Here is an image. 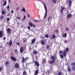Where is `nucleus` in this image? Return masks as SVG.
Here are the masks:
<instances>
[{
    "label": "nucleus",
    "mask_w": 75,
    "mask_h": 75,
    "mask_svg": "<svg viewBox=\"0 0 75 75\" xmlns=\"http://www.w3.org/2000/svg\"><path fill=\"white\" fill-rule=\"evenodd\" d=\"M42 4H43L45 8V14L44 17H43L44 18H45V17L47 16V7L45 6V5L43 3Z\"/></svg>",
    "instance_id": "nucleus-1"
},
{
    "label": "nucleus",
    "mask_w": 75,
    "mask_h": 75,
    "mask_svg": "<svg viewBox=\"0 0 75 75\" xmlns=\"http://www.w3.org/2000/svg\"><path fill=\"white\" fill-rule=\"evenodd\" d=\"M67 52L65 50L63 52V55L64 57H66V56H67Z\"/></svg>",
    "instance_id": "nucleus-2"
},
{
    "label": "nucleus",
    "mask_w": 75,
    "mask_h": 75,
    "mask_svg": "<svg viewBox=\"0 0 75 75\" xmlns=\"http://www.w3.org/2000/svg\"><path fill=\"white\" fill-rule=\"evenodd\" d=\"M11 59L13 60V61H17V59L15 58H14L13 57H11Z\"/></svg>",
    "instance_id": "nucleus-3"
},
{
    "label": "nucleus",
    "mask_w": 75,
    "mask_h": 75,
    "mask_svg": "<svg viewBox=\"0 0 75 75\" xmlns=\"http://www.w3.org/2000/svg\"><path fill=\"white\" fill-rule=\"evenodd\" d=\"M15 67L16 68H18L19 67V64L18 63H16L15 64Z\"/></svg>",
    "instance_id": "nucleus-4"
},
{
    "label": "nucleus",
    "mask_w": 75,
    "mask_h": 75,
    "mask_svg": "<svg viewBox=\"0 0 75 75\" xmlns=\"http://www.w3.org/2000/svg\"><path fill=\"white\" fill-rule=\"evenodd\" d=\"M38 72H39V70L38 69H37V70H36L35 72L34 75H37L38 74Z\"/></svg>",
    "instance_id": "nucleus-5"
},
{
    "label": "nucleus",
    "mask_w": 75,
    "mask_h": 75,
    "mask_svg": "<svg viewBox=\"0 0 75 75\" xmlns=\"http://www.w3.org/2000/svg\"><path fill=\"white\" fill-rule=\"evenodd\" d=\"M20 52L21 53L23 52V47H21L20 49Z\"/></svg>",
    "instance_id": "nucleus-6"
},
{
    "label": "nucleus",
    "mask_w": 75,
    "mask_h": 75,
    "mask_svg": "<svg viewBox=\"0 0 75 75\" xmlns=\"http://www.w3.org/2000/svg\"><path fill=\"white\" fill-rule=\"evenodd\" d=\"M40 44L42 45H44V40H42L40 41Z\"/></svg>",
    "instance_id": "nucleus-7"
},
{
    "label": "nucleus",
    "mask_w": 75,
    "mask_h": 75,
    "mask_svg": "<svg viewBox=\"0 0 75 75\" xmlns=\"http://www.w3.org/2000/svg\"><path fill=\"white\" fill-rule=\"evenodd\" d=\"M35 63L37 67H39V63L37 61H35Z\"/></svg>",
    "instance_id": "nucleus-8"
},
{
    "label": "nucleus",
    "mask_w": 75,
    "mask_h": 75,
    "mask_svg": "<svg viewBox=\"0 0 75 75\" xmlns=\"http://www.w3.org/2000/svg\"><path fill=\"white\" fill-rule=\"evenodd\" d=\"M21 11H23L24 13H25V9L23 7L22 9L21 10Z\"/></svg>",
    "instance_id": "nucleus-9"
},
{
    "label": "nucleus",
    "mask_w": 75,
    "mask_h": 75,
    "mask_svg": "<svg viewBox=\"0 0 75 75\" xmlns=\"http://www.w3.org/2000/svg\"><path fill=\"white\" fill-rule=\"evenodd\" d=\"M72 17V16L71 14H69L67 16V18H71Z\"/></svg>",
    "instance_id": "nucleus-10"
},
{
    "label": "nucleus",
    "mask_w": 75,
    "mask_h": 75,
    "mask_svg": "<svg viewBox=\"0 0 75 75\" xmlns=\"http://www.w3.org/2000/svg\"><path fill=\"white\" fill-rule=\"evenodd\" d=\"M67 36V33H65L63 36V38H65Z\"/></svg>",
    "instance_id": "nucleus-11"
},
{
    "label": "nucleus",
    "mask_w": 75,
    "mask_h": 75,
    "mask_svg": "<svg viewBox=\"0 0 75 75\" xmlns=\"http://www.w3.org/2000/svg\"><path fill=\"white\" fill-rule=\"evenodd\" d=\"M29 24L30 26H31V27H32V26H33V24L31 22H29Z\"/></svg>",
    "instance_id": "nucleus-12"
},
{
    "label": "nucleus",
    "mask_w": 75,
    "mask_h": 75,
    "mask_svg": "<svg viewBox=\"0 0 75 75\" xmlns=\"http://www.w3.org/2000/svg\"><path fill=\"white\" fill-rule=\"evenodd\" d=\"M51 58L53 61H55V58L54 56L51 57Z\"/></svg>",
    "instance_id": "nucleus-13"
},
{
    "label": "nucleus",
    "mask_w": 75,
    "mask_h": 75,
    "mask_svg": "<svg viewBox=\"0 0 75 75\" xmlns=\"http://www.w3.org/2000/svg\"><path fill=\"white\" fill-rule=\"evenodd\" d=\"M35 39H33L31 41V42L32 44L34 43V42H35Z\"/></svg>",
    "instance_id": "nucleus-14"
},
{
    "label": "nucleus",
    "mask_w": 75,
    "mask_h": 75,
    "mask_svg": "<svg viewBox=\"0 0 75 75\" xmlns=\"http://www.w3.org/2000/svg\"><path fill=\"white\" fill-rule=\"evenodd\" d=\"M2 34L3 32H2V31L1 30L0 31V37H2Z\"/></svg>",
    "instance_id": "nucleus-15"
},
{
    "label": "nucleus",
    "mask_w": 75,
    "mask_h": 75,
    "mask_svg": "<svg viewBox=\"0 0 75 75\" xmlns=\"http://www.w3.org/2000/svg\"><path fill=\"white\" fill-rule=\"evenodd\" d=\"M71 3H72V1H71V0H69V6H71V4H72Z\"/></svg>",
    "instance_id": "nucleus-16"
},
{
    "label": "nucleus",
    "mask_w": 75,
    "mask_h": 75,
    "mask_svg": "<svg viewBox=\"0 0 75 75\" xmlns=\"http://www.w3.org/2000/svg\"><path fill=\"white\" fill-rule=\"evenodd\" d=\"M11 31V29H10V28H8L7 30V31L8 32V33H9L10 32V31Z\"/></svg>",
    "instance_id": "nucleus-17"
},
{
    "label": "nucleus",
    "mask_w": 75,
    "mask_h": 75,
    "mask_svg": "<svg viewBox=\"0 0 75 75\" xmlns=\"http://www.w3.org/2000/svg\"><path fill=\"white\" fill-rule=\"evenodd\" d=\"M52 38H55V37H56V36L55 34H53L52 35Z\"/></svg>",
    "instance_id": "nucleus-18"
},
{
    "label": "nucleus",
    "mask_w": 75,
    "mask_h": 75,
    "mask_svg": "<svg viewBox=\"0 0 75 75\" xmlns=\"http://www.w3.org/2000/svg\"><path fill=\"white\" fill-rule=\"evenodd\" d=\"M59 56L60 57V58H64V55L63 54H60L59 55Z\"/></svg>",
    "instance_id": "nucleus-19"
},
{
    "label": "nucleus",
    "mask_w": 75,
    "mask_h": 75,
    "mask_svg": "<svg viewBox=\"0 0 75 75\" xmlns=\"http://www.w3.org/2000/svg\"><path fill=\"white\" fill-rule=\"evenodd\" d=\"M27 75V73L26 72V71H24L23 72V75Z\"/></svg>",
    "instance_id": "nucleus-20"
},
{
    "label": "nucleus",
    "mask_w": 75,
    "mask_h": 75,
    "mask_svg": "<svg viewBox=\"0 0 75 75\" xmlns=\"http://www.w3.org/2000/svg\"><path fill=\"white\" fill-rule=\"evenodd\" d=\"M68 71L69 72H70L71 71V69L69 67H67Z\"/></svg>",
    "instance_id": "nucleus-21"
},
{
    "label": "nucleus",
    "mask_w": 75,
    "mask_h": 75,
    "mask_svg": "<svg viewBox=\"0 0 75 75\" xmlns=\"http://www.w3.org/2000/svg\"><path fill=\"white\" fill-rule=\"evenodd\" d=\"M11 45H12V41L10 40L9 42V45L11 46Z\"/></svg>",
    "instance_id": "nucleus-22"
},
{
    "label": "nucleus",
    "mask_w": 75,
    "mask_h": 75,
    "mask_svg": "<svg viewBox=\"0 0 75 75\" xmlns=\"http://www.w3.org/2000/svg\"><path fill=\"white\" fill-rule=\"evenodd\" d=\"M7 9L8 10H10V6H8L7 7Z\"/></svg>",
    "instance_id": "nucleus-23"
},
{
    "label": "nucleus",
    "mask_w": 75,
    "mask_h": 75,
    "mask_svg": "<svg viewBox=\"0 0 75 75\" xmlns=\"http://www.w3.org/2000/svg\"><path fill=\"white\" fill-rule=\"evenodd\" d=\"M22 61L23 63H24V62H25V59L24 57L22 58Z\"/></svg>",
    "instance_id": "nucleus-24"
},
{
    "label": "nucleus",
    "mask_w": 75,
    "mask_h": 75,
    "mask_svg": "<svg viewBox=\"0 0 75 75\" xmlns=\"http://www.w3.org/2000/svg\"><path fill=\"white\" fill-rule=\"evenodd\" d=\"M6 4H7V2L6 1H5L4 3V6H6Z\"/></svg>",
    "instance_id": "nucleus-25"
},
{
    "label": "nucleus",
    "mask_w": 75,
    "mask_h": 75,
    "mask_svg": "<svg viewBox=\"0 0 75 75\" xmlns=\"http://www.w3.org/2000/svg\"><path fill=\"white\" fill-rule=\"evenodd\" d=\"M53 63H54V61L52 60L50 62V64H53Z\"/></svg>",
    "instance_id": "nucleus-26"
},
{
    "label": "nucleus",
    "mask_w": 75,
    "mask_h": 75,
    "mask_svg": "<svg viewBox=\"0 0 75 75\" xmlns=\"http://www.w3.org/2000/svg\"><path fill=\"white\" fill-rule=\"evenodd\" d=\"M25 16L24 15V17L22 19V21H24V20H25Z\"/></svg>",
    "instance_id": "nucleus-27"
},
{
    "label": "nucleus",
    "mask_w": 75,
    "mask_h": 75,
    "mask_svg": "<svg viewBox=\"0 0 75 75\" xmlns=\"http://www.w3.org/2000/svg\"><path fill=\"white\" fill-rule=\"evenodd\" d=\"M2 14H6V13H5V12H4V11L3 10V11L2 12Z\"/></svg>",
    "instance_id": "nucleus-28"
},
{
    "label": "nucleus",
    "mask_w": 75,
    "mask_h": 75,
    "mask_svg": "<svg viewBox=\"0 0 75 75\" xmlns=\"http://www.w3.org/2000/svg\"><path fill=\"white\" fill-rule=\"evenodd\" d=\"M72 69L74 71H75V66H74L72 68Z\"/></svg>",
    "instance_id": "nucleus-29"
},
{
    "label": "nucleus",
    "mask_w": 75,
    "mask_h": 75,
    "mask_svg": "<svg viewBox=\"0 0 75 75\" xmlns=\"http://www.w3.org/2000/svg\"><path fill=\"white\" fill-rule=\"evenodd\" d=\"M53 3H56L57 2V0H53Z\"/></svg>",
    "instance_id": "nucleus-30"
},
{
    "label": "nucleus",
    "mask_w": 75,
    "mask_h": 75,
    "mask_svg": "<svg viewBox=\"0 0 75 75\" xmlns=\"http://www.w3.org/2000/svg\"><path fill=\"white\" fill-rule=\"evenodd\" d=\"M66 52H68V51H69V48H66Z\"/></svg>",
    "instance_id": "nucleus-31"
},
{
    "label": "nucleus",
    "mask_w": 75,
    "mask_h": 75,
    "mask_svg": "<svg viewBox=\"0 0 75 75\" xmlns=\"http://www.w3.org/2000/svg\"><path fill=\"white\" fill-rule=\"evenodd\" d=\"M75 65V62H74L71 64V66H74Z\"/></svg>",
    "instance_id": "nucleus-32"
},
{
    "label": "nucleus",
    "mask_w": 75,
    "mask_h": 75,
    "mask_svg": "<svg viewBox=\"0 0 75 75\" xmlns=\"http://www.w3.org/2000/svg\"><path fill=\"white\" fill-rule=\"evenodd\" d=\"M61 8H62V10H65V8L63 6H62Z\"/></svg>",
    "instance_id": "nucleus-33"
},
{
    "label": "nucleus",
    "mask_w": 75,
    "mask_h": 75,
    "mask_svg": "<svg viewBox=\"0 0 75 75\" xmlns=\"http://www.w3.org/2000/svg\"><path fill=\"white\" fill-rule=\"evenodd\" d=\"M34 53L35 54H37V52L35 50L34 51Z\"/></svg>",
    "instance_id": "nucleus-34"
},
{
    "label": "nucleus",
    "mask_w": 75,
    "mask_h": 75,
    "mask_svg": "<svg viewBox=\"0 0 75 75\" xmlns=\"http://www.w3.org/2000/svg\"><path fill=\"white\" fill-rule=\"evenodd\" d=\"M66 30L67 31L69 30V28H68V27H67L66 28Z\"/></svg>",
    "instance_id": "nucleus-35"
},
{
    "label": "nucleus",
    "mask_w": 75,
    "mask_h": 75,
    "mask_svg": "<svg viewBox=\"0 0 75 75\" xmlns=\"http://www.w3.org/2000/svg\"><path fill=\"white\" fill-rule=\"evenodd\" d=\"M45 61H46V59H43V62H45Z\"/></svg>",
    "instance_id": "nucleus-36"
},
{
    "label": "nucleus",
    "mask_w": 75,
    "mask_h": 75,
    "mask_svg": "<svg viewBox=\"0 0 75 75\" xmlns=\"http://www.w3.org/2000/svg\"><path fill=\"white\" fill-rule=\"evenodd\" d=\"M8 63H9L8 62H6V63H5V65H7V64H8Z\"/></svg>",
    "instance_id": "nucleus-37"
},
{
    "label": "nucleus",
    "mask_w": 75,
    "mask_h": 75,
    "mask_svg": "<svg viewBox=\"0 0 75 75\" xmlns=\"http://www.w3.org/2000/svg\"><path fill=\"white\" fill-rule=\"evenodd\" d=\"M45 37H46V38H47L48 37V34H46L45 35Z\"/></svg>",
    "instance_id": "nucleus-38"
},
{
    "label": "nucleus",
    "mask_w": 75,
    "mask_h": 75,
    "mask_svg": "<svg viewBox=\"0 0 75 75\" xmlns=\"http://www.w3.org/2000/svg\"><path fill=\"white\" fill-rule=\"evenodd\" d=\"M3 18V16H1L0 17V20H1Z\"/></svg>",
    "instance_id": "nucleus-39"
},
{
    "label": "nucleus",
    "mask_w": 75,
    "mask_h": 75,
    "mask_svg": "<svg viewBox=\"0 0 75 75\" xmlns=\"http://www.w3.org/2000/svg\"><path fill=\"white\" fill-rule=\"evenodd\" d=\"M55 33H58V30H55Z\"/></svg>",
    "instance_id": "nucleus-40"
},
{
    "label": "nucleus",
    "mask_w": 75,
    "mask_h": 75,
    "mask_svg": "<svg viewBox=\"0 0 75 75\" xmlns=\"http://www.w3.org/2000/svg\"><path fill=\"white\" fill-rule=\"evenodd\" d=\"M59 52L60 54H62L63 53V52L62 51H60Z\"/></svg>",
    "instance_id": "nucleus-41"
},
{
    "label": "nucleus",
    "mask_w": 75,
    "mask_h": 75,
    "mask_svg": "<svg viewBox=\"0 0 75 75\" xmlns=\"http://www.w3.org/2000/svg\"><path fill=\"white\" fill-rule=\"evenodd\" d=\"M62 74V73L61 72H60L58 73V75H61Z\"/></svg>",
    "instance_id": "nucleus-42"
},
{
    "label": "nucleus",
    "mask_w": 75,
    "mask_h": 75,
    "mask_svg": "<svg viewBox=\"0 0 75 75\" xmlns=\"http://www.w3.org/2000/svg\"><path fill=\"white\" fill-rule=\"evenodd\" d=\"M34 21H35V22H38V20H35L34 19Z\"/></svg>",
    "instance_id": "nucleus-43"
},
{
    "label": "nucleus",
    "mask_w": 75,
    "mask_h": 75,
    "mask_svg": "<svg viewBox=\"0 0 75 75\" xmlns=\"http://www.w3.org/2000/svg\"><path fill=\"white\" fill-rule=\"evenodd\" d=\"M49 47H50V46L49 45H47L46 47V48L47 49H48Z\"/></svg>",
    "instance_id": "nucleus-44"
},
{
    "label": "nucleus",
    "mask_w": 75,
    "mask_h": 75,
    "mask_svg": "<svg viewBox=\"0 0 75 75\" xmlns=\"http://www.w3.org/2000/svg\"><path fill=\"white\" fill-rule=\"evenodd\" d=\"M50 18H51V17L50 16L49 17V18H48V21H49L50 20Z\"/></svg>",
    "instance_id": "nucleus-45"
},
{
    "label": "nucleus",
    "mask_w": 75,
    "mask_h": 75,
    "mask_svg": "<svg viewBox=\"0 0 75 75\" xmlns=\"http://www.w3.org/2000/svg\"><path fill=\"white\" fill-rule=\"evenodd\" d=\"M15 52L16 53H17V49L15 50Z\"/></svg>",
    "instance_id": "nucleus-46"
},
{
    "label": "nucleus",
    "mask_w": 75,
    "mask_h": 75,
    "mask_svg": "<svg viewBox=\"0 0 75 75\" xmlns=\"http://www.w3.org/2000/svg\"><path fill=\"white\" fill-rule=\"evenodd\" d=\"M7 21H9V20H10V19H9V18H7Z\"/></svg>",
    "instance_id": "nucleus-47"
},
{
    "label": "nucleus",
    "mask_w": 75,
    "mask_h": 75,
    "mask_svg": "<svg viewBox=\"0 0 75 75\" xmlns=\"http://www.w3.org/2000/svg\"><path fill=\"white\" fill-rule=\"evenodd\" d=\"M27 17H28V18L30 17V15H27Z\"/></svg>",
    "instance_id": "nucleus-48"
},
{
    "label": "nucleus",
    "mask_w": 75,
    "mask_h": 75,
    "mask_svg": "<svg viewBox=\"0 0 75 75\" xmlns=\"http://www.w3.org/2000/svg\"><path fill=\"white\" fill-rule=\"evenodd\" d=\"M28 29H30V26H28Z\"/></svg>",
    "instance_id": "nucleus-49"
},
{
    "label": "nucleus",
    "mask_w": 75,
    "mask_h": 75,
    "mask_svg": "<svg viewBox=\"0 0 75 75\" xmlns=\"http://www.w3.org/2000/svg\"><path fill=\"white\" fill-rule=\"evenodd\" d=\"M61 12L62 13H63V10H62V9L61 10Z\"/></svg>",
    "instance_id": "nucleus-50"
},
{
    "label": "nucleus",
    "mask_w": 75,
    "mask_h": 75,
    "mask_svg": "<svg viewBox=\"0 0 75 75\" xmlns=\"http://www.w3.org/2000/svg\"><path fill=\"white\" fill-rule=\"evenodd\" d=\"M17 10H19V8L18 7L17 8H16Z\"/></svg>",
    "instance_id": "nucleus-51"
},
{
    "label": "nucleus",
    "mask_w": 75,
    "mask_h": 75,
    "mask_svg": "<svg viewBox=\"0 0 75 75\" xmlns=\"http://www.w3.org/2000/svg\"><path fill=\"white\" fill-rule=\"evenodd\" d=\"M65 43H67V40H66L64 42Z\"/></svg>",
    "instance_id": "nucleus-52"
},
{
    "label": "nucleus",
    "mask_w": 75,
    "mask_h": 75,
    "mask_svg": "<svg viewBox=\"0 0 75 75\" xmlns=\"http://www.w3.org/2000/svg\"><path fill=\"white\" fill-rule=\"evenodd\" d=\"M17 44L18 45H19L20 43L19 42H18L17 43Z\"/></svg>",
    "instance_id": "nucleus-53"
},
{
    "label": "nucleus",
    "mask_w": 75,
    "mask_h": 75,
    "mask_svg": "<svg viewBox=\"0 0 75 75\" xmlns=\"http://www.w3.org/2000/svg\"><path fill=\"white\" fill-rule=\"evenodd\" d=\"M11 13H14V11H13V10L11 11Z\"/></svg>",
    "instance_id": "nucleus-54"
},
{
    "label": "nucleus",
    "mask_w": 75,
    "mask_h": 75,
    "mask_svg": "<svg viewBox=\"0 0 75 75\" xmlns=\"http://www.w3.org/2000/svg\"><path fill=\"white\" fill-rule=\"evenodd\" d=\"M17 19H20V17H19L18 18H17Z\"/></svg>",
    "instance_id": "nucleus-55"
},
{
    "label": "nucleus",
    "mask_w": 75,
    "mask_h": 75,
    "mask_svg": "<svg viewBox=\"0 0 75 75\" xmlns=\"http://www.w3.org/2000/svg\"><path fill=\"white\" fill-rule=\"evenodd\" d=\"M5 39H6V38L5 37H4V40H5Z\"/></svg>",
    "instance_id": "nucleus-56"
},
{
    "label": "nucleus",
    "mask_w": 75,
    "mask_h": 75,
    "mask_svg": "<svg viewBox=\"0 0 75 75\" xmlns=\"http://www.w3.org/2000/svg\"><path fill=\"white\" fill-rule=\"evenodd\" d=\"M33 26L34 27H35V25H33Z\"/></svg>",
    "instance_id": "nucleus-57"
},
{
    "label": "nucleus",
    "mask_w": 75,
    "mask_h": 75,
    "mask_svg": "<svg viewBox=\"0 0 75 75\" xmlns=\"http://www.w3.org/2000/svg\"><path fill=\"white\" fill-rule=\"evenodd\" d=\"M9 15H10V13H8V14L7 16H9Z\"/></svg>",
    "instance_id": "nucleus-58"
},
{
    "label": "nucleus",
    "mask_w": 75,
    "mask_h": 75,
    "mask_svg": "<svg viewBox=\"0 0 75 75\" xmlns=\"http://www.w3.org/2000/svg\"><path fill=\"white\" fill-rule=\"evenodd\" d=\"M17 25H19V23H17Z\"/></svg>",
    "instance_id": "nucleus-59"
},
{
    "label": "nucleus",
    "mask_w": 75,
    "mask_h": 75,
    "mask_svg": "<svg viewBox=\"0 0 75 75\" xmlns=\"http://www.w3.org/2000/svg\"><path fill=\"white\" fill-rule=\"evenodd\" d=\"M1 67H0V71H1Z\"/></svg>",
    "instance_id": "nucleus-60"
},
{
    "label": "nucleus",
    "mask_w": 75,
    "mask_h": 75,
    "mask_svg": "<svg viewBox=\"0 0 75 75\" xmlns=\"http://www.w3.org/2000/svg\"><path fill=\"white\" fill-rule=\"evenodd\" d=\"M9 3H10V0H9Z\"/></svg>",
    "instance_id": "nucleus-61"
},
{
    "label": "nucleus",
    "mask_w": 75,
    "mask_h": 75,
    "mask_svg": "<svg viewBox=\"0 0 75 75\" xmlns=\"http://www.w3.org/2000/svg\"><path fill=\"white\" fill-rule=\"evenodd\" d=\"M69 11L67 12V14H68V13H69Z\"/></svg>",
    "instance_id": "nucleus-62"
},
{
    "label": "nucleus",
    "mask_w": 75,
    "mask_h": 75,
    "mask_svg": "<svg viewBox=\"0 0 75 75\" xmlns=\"http://www.w3.org/2000/svg\"><path fill=\"white\" fill-rule=\"evenodd\" d=\"M27 58H25V60H26V61H27Z\"/></svg>",
    "instance_id": "nucleus-63"
},
{
    "label": "nucleus",
    "mask_w": 75,
    "mask_h": 75,
    "mask_svg": "<svg viewBox=\"0 0 75 75\" xmlns=\"http://www.w3.org/2000/svg\"><path fill=\"white\" fill-rule=\"evenodd\" d=\"M7 45H8V42L7 43Z\"/></svg>",
    "instance_id": "nucleus-64"
}]
</instances>
